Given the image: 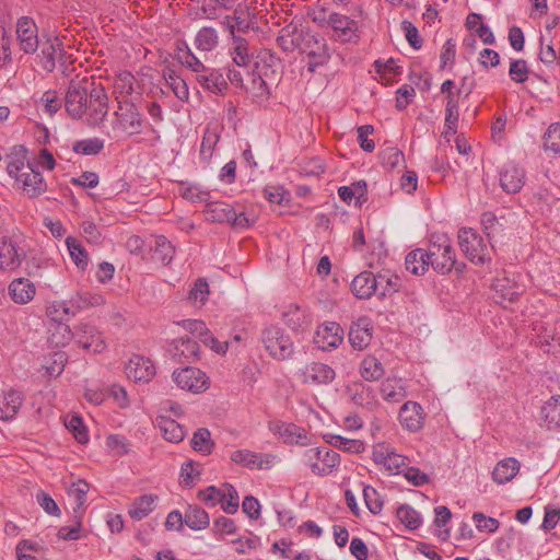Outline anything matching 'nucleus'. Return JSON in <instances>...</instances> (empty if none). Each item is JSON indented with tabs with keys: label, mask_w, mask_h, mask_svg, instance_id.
<instances>
[{
	"label": "nucleus",
	"mask_w": 560,
	"mask_h": 560,
	"mask_svg": "<svg viewBox=\"0 0 560 560\" xmlns=\"http://www.w3.org/2000/svg\"><path fill=\"white\" fill-rule=\"evenodd\" d=\"M24 402V395L16 389H9L0 398V419L8 421L13 419Z\"/></svg>",
	"instance_id": "bb28decb"
},
{
	"label": "nucleus",
	"mask_w": 560,
	"mask_h": 560,
	"mask_svg": "<svg viewBox=\"0 0 560 560\" xmlns=\"http://www.w3.org/2000/svg\"><path fill=\"white\" fill-rule=\"evenodd\" d=\"M175 255V248L172 243L163 235H159L154 241L152 258L155 261L166 266L171 264Z\"/></svg>",
	"instance_id": "79ce46f5"
},
{
	"label": "nucleus",
	"mask_w": 560,
	"mask_h": 560,
	"mask_svg": "<svg viewBox=\"0 0 560 560\" xmlns=\"http://www.w3.org/2000/svg\"><path fill=\"white\" fill-rule=\"evenodd\" d=\"M185 524L194 530H201L209 526L208 513L198 505H189L184 515Z\"/></svg>",
	"instance_id": "a19ab883"
},
{
	"label": "nucleus",
	"mask_w": 560,
	"mask_h": 560,
	"mask_svg": "<svg viewBox=\"0 0 560 560\" xmlns=\"http://www.w3.org/2000/svg\"><path fill=\"white\" fill-rule=\"evenodd\" d=\"M544 148L555 155L560 154V124H552L544 136Z\"/></svg>",
	"instance_id": "680f3d73"
},
{
	"label": "nucleus",
	"mask_w": 560,
	"mask_h": 560,
	"mask_svg": "<svg viewBox=\"0 0 560 560\" xmlns=\"http://www.w3.org/2000/svg\"><path fill=\"white\" fill-rule=\"evenodd\" d=\"M177 56L180 63L195 72L196 77H199V74L205 72L207 69V67L191 52L188 47H186V49H179Z\"/></svg>",
	"instance_id": "e2e57ef3"
},
{
	"label": "nucleus",
	"mask_w": 560,
	"mask_h": 560,
	"mask_svg": "<svg viewBox=\"0 0 560 560\" xmlns=\"http://www.w3.org/2000/svg\"><path fill=\"white\" fill-rule=\"evenodd\" d=\"M214 443L211 440L210 431L207 428L198 429L191 439V447L202 454L209 455L213 450Z\"/></svg>",
	"instance_id": "3c124183"
},
{
	"label": "nucleus",
	"mask_w": 560,
	"mask_h": 560,
	"mask_svg": "<svg viewBox=\"0 0 560 560\" xmlns=\"http://www.w3.org/2000/svg\"><path fill=\"white\" fill-rule=\"evenodd\" d=\"M63 105L71 118L93 127L103 124L109 110L105 89L88 77L70 81Z\"/></svg>",
	"instance_id": "f257e3e1"
},
{
	"label": "nucleus",
	"mask_w": 560,
	"mask_h": 560,
	"mask_svg": "<svg viewBox=\"0 0 560 560\" xmlns=\"http://www.w3.org/2000/svg\"><path fill=\"white\" fill-rule=\"evenodd\" d=\"M400 424L410 432H417L422 429L424 422V412L420 404L407 401L399 410Z\"/></svg>",
	"instance_id": "aec40b11"
},
{
	"label": "nucleus",
	"mask_w": 560,
	"mask_h": 560,
	"mask_svg": "<svg viewBox=\"0 0 560 560\" xmlns=\"http://www.w3.org/2000/svg\"><path fill=\"white\" fill-rule=\"evenodd\" d=\"M359 373L364 381L375 382L383 377L385 369L377 358L366 355L359 365Z\"/></svg>",
	"instance_id": "e433bc0d"
},
{
	"label": "nucleus",
	"mask_w": 560,
	"mask_h": 560,
	"mask_svg": "<svg viewBox=\"0 0 560 560\" xmlns=\"http://www.w3.org/2000/svg\"><path fill=\"white\" fill-rule=\"evenodd\" d=\"M406 269L413 275L420 276L425 272L430 266L428 252L423 248H417L410 252L405 258Z\"/></svg>",
	"instance_id": "58836bf2"
},
{
	"label": "nucleus",
	"mask_w": 560,
	"mask_h": 560,
	"mask_svg": "<svg viewBox=\"0 0 560 560\" xmlns=\"http://www.w3.org/2000/svg\"><path fill=\"white\" fill-rule=\"evenodd\" d=\"M56 166V160L51 152L43 148L37 153L31 154L28 170L33 175H40L44 172H51Z\"/></svg>",
	"instance_id": "72a5a7b5"
},
{
	"label": "nucleus",
	"mask_w": 560,
	"mask_h": 560,
	"mask_svg": "<svg viewBox=\"0 0 560 560\" xmlns=\"http://www.w3.org/2000/svg\"><path fill=\"white\" fill-rule=\"evenodd\" d=\"M521 464L514 457H506L500 460L493 468L492 479L498 485L511 481L520 471Z\"/></svg>",
	"instance_id": "c756f323"
},
{
	"label": "nucleus",
	"mask_w": 560,
	"mask_h": 560,
	"mask_svg": "<svg viewBox=\"0 0 560 560\" xmlns=\"http://www.w3.org/2000/svg\"><path fill=\"white\" fill-rule=\"evenodd\" d=\"M173 380L176 385L191 393H200L208 387L207 375L197 368H184L173 373Z\"/></svg>",
	"instance_id": "f8f14e48"
},
{
	"label": "nucleus",
	"mask_w": 560,
	"mask_h": 560,
	"mask_svg": "<svg viewBox=\"0 0 560 560\" xmlns=\"http://www.w3.org/2000/svg\"><path fill=\"white\" fill-rule=\"evenodd\" d=\"M218 33L213 27H202L195 38V46L201 51L213 50L218 46Z\"/></svg>",
	"instance_id": "de8ad7c7"
},
{
	"label": "nucleus",
	"mask_w": 560,
	"mask_h": 560,
	"mask_svg": "<svg viewBox=\"0 0 560 560\" xmlns=\"http://www.w3.org/2000/svg\"><path fill=\"white\" fill-rule=\"evenodd\" d=\"M16 35L21 49H23L24 52L33 54L38 49V30L32 19L23 16L18 21Z\"/></svg>",
	"instance_id": "f3484780"
},
{
	"label": "nucleus",
	"mask_w": 560,
	"mask_h": 560,
	"mask_svg": "<svg viewBox=\"0 0 560 560\" xmlns=\"http://www.w3.org/2000/svg\"><path fill=\"white\" fill-rule=\"evenodd\" d=\"M225 497L226 492L224 487L220 489L214 486H209L206 489L198 491V499L210 508H213L219 503L222 504Z\"/></svg>",
	"instance_id": "13d9d810"
},
{
	"label": "nucleus",
	"mask_w": 560,
	"mask_h": 560,
	"mask_svg": "<svg viewBox=\"0 0 560 560\" xmlns=\"http://www.w3.org/2000/svg\"><path fill=\"white\" fill-rule=\"evenodd\" d=\"M143 117L138 107L129 101H119L114 113L113 130L126 136L139 135L143 127Z\"/></svg>",
	"instance_id": "20e7f679"
},
{
	"label": "nucleus",
	"mask_w": 560,
	"mask_h": 560,
	"mask_svg": "<svg viewBox=\"0 0 560 560\" xmlns=\"http://www.w3.org/2000/svg\"><path fill=\"white\" fill-rule=\"evenodd\" d=\"M178 194L190 202H206L210 198V191L201 189L198 185L179 182Z\"/></svg>",
	"instance_id": "49530a36"
},
{
	"label": "nucleus",
	"mask_w": 560,
	"mask_h": 560,
	"mask_svg": "<svg viewBox=\"0 0 560 560\" xmlns=\"http://www.w3.org/2000/svg\"><path fill=\"white\" fill-rule=\"evenodd\" d=\"M380 392L387 402H399L407 396L405 382L397 377L385 378L381 384Z\"/></svg>",
	"instance_id": "2f4dec72"
},
{
	"label": "nucleus",
	"mask_w": 560,
	"mask_h": 560,
	"mask_svg": "<svg viewBox=\"0 0 560 560\" xmlns=\"http://www.w3.org/2000/svg\"><path fill=\"white\" fill-rule=\"evenodd\" d=\"M303 382L308 384H328L336 373L331 366L322 362H311L302 370Z\"/></svg>",
	"instance_id": "4be33fe9"
},
{
	"label": "nucleus",
	"mask_w": 560,
	"mask_h": 560,
	"mask_svg": "<svg viewBox=\"0 0 560 560\" xmlns=\"http://www.w3.org/2000/svg\"><path fill=\"white\" fill-rule=\"evenodd\" d=\"M163 77L166 81V84L178 100L183 102L188 100L189 90L186 81L183 78H180L174 70L170 68L163 71Z\"/></svg>",
	"instance_id": "37998d69"
},
{
	"label": "nucleus",
	"mask_w": 560,
	"mask_h": 560,
	"mask_svg": "<svg viewBox=\"0 0 560 560\" xmlns=\"http://www.w3.org/2000/svg\"><path fill=\"white\" fill-rule=\"evenodd\" d=\"M3 158L8 175H16L28 168L31 153L24 144H13L7 149Z\"/></svg>",
	"instance_id": "a211bd4d"
},
{
	"label": "nucleus",
	"mask_w": 560,
	"mask_h": 560,
	"mask_svg": "<svg viewBox=\"0 0 560 560\" xmlns=\"http://www.w3.org/2000/svg\"><path fill=\"white\" fill-rule=\"evenodd\" d=\"M342 340L343 330L336 322H326L322 324L314 336V343L325 351L337 348Z\"/></svg>",
	"instance_id": "2eb2a0df"
},
{
	"label": "nucleus",
	"mask_w": 560,
	"mask_h": 560,
	"mask_svg": "<svg viewBox=\"0 0 560 560\" xmlns=\"http://www.w3.org/2000/svg\"><path fill=\"white\" fill-rule=\"evenodd\" d=\"M198 84L208 92L223 95L228 91V82L220 69L208 68L196 77Z\"/></svg>",
	"instance_id": "5701e85b"
},
{
	"label": "nucleus",
	"mask_w": 560,
	"mask_h": 560,
	"mask_svg": "<svg viewBox=\"0 0 560 560\" xmlns=\"http://www.w3.org/2000/svg\"><path fill=\"white\" fill-rule=\"evenodd\" d=\"M268 429L275 436L282 440L285 444H296L301 446H307L310 444V436L307 435V432L294 423L273 420L269 421Z\"/></svg>",
	"instance_id": "9d476101"
},
{
	"label": "nucleus",
	"mask_w": 560,
	"mask_h": 560,
	"mask_svg": "<svg viewBox=\"0 0 560 560\" xmlns=\"http://www.w3.org/2000/svg\"><path fill=\"white\" fill-rule=\"evenodd\" d=\"M77 311L73 306H69L66 302H54L47 307V315L54 322H63L68 320L72 316H74Z\"/></svg>",
	"instance_id": "4d7b16f0"
},
{
	"label": "nucleus",
	"mask_w": 560,
	"mask_h": 560,
	"mask_svg": "<svg viewBox=\"0 0 560 560\" xmlns=\"http://www.w3.org/2000/svg\"><path fill=\"white\" fill-rule=\"evenodd\" d=\"M351 290L358 299H370L377 292L376 276L370 271L359 273L351 282Z\"/></svg>",
	"instance_id": "a878e982"
},
{
	"label": "nucleus",
	"mask_w": 560,
	"mask_h": 560,
	"mask_svg": "<svg viewBox=\"0 0 560 560\" xmlns=\"http://www.w3.org/2000/svg\"><path fill=\"white\" fill-rule=\"evenodd\" d=\"M73 151L83 155H95L104 149V140L97 137L82 139L73 143Z\"/></svg>",
	"instance_id": "5fc2aeb1"
},
{
	"label": "nucleus",
	"mask_w": 560,
	"mask_h": 560,
	"mask_svg": "<svg viewBox=\"0 0 560 560\" xmlns=\"http://www.w3.org/2000/svg\"><path fill=\"white\" fill-rule=\"evenodd\" d=\"M222 129L223 127L218 122H209L206 126L200 145V160L203 163H209L213 158Z\"/></svg>",
	"instance_id": "b1692460"
},
{
	"label": "nucleus",
	"mask_w": 560,
	"mask_h": 560,
	"mask_svg": "<svg viewBox=\"0 0 560 560\" xmlns=\"http://www.w3.org/2000/svg\"><path fill=\"white\" fill-rule=\"evenodd\" d=\"M66 428L73 434L74 439L84 444L89 441V433L86 427L83 423V420L78 415L68 416L66 419Z\"/></svg>",
	"instance_id": "6e6d98bb"
},
{
	"label": "nucleus",
	"mask_w": 560,
	"mask_h": 560,
	"mask_svg": "<svg viewBox=\"0 0 560 560\" xmlns=\"http://www.w3.org/2000/svg\"><path fill=\"white\" fill-rule=\"evenodd\" d=\"M541 416L549 427H560V396H552L541 408Z\"/></svg>",
	"instance_id": "864d4df0"
},
{
	"label": "nucleus",
	"mask_w": 560,
	"mask_h": 560,
	"mask_svg": "<svg viewBox=\"0 0 560 560\" xmlns=\"http://www.w3.org/2000/svg\"><path fill=\"white\" fill-rule=\"evenodd\" d=\"M381 163L387 173H404V175H416L413 172L405 171V156L401 151L395 148H387L381 153Z\"/></svg>",
	"instance_id": "c85d7f7f"
},
{
	"label": "nucleus",
	"mask_w": 560,
	"mask_h": 560,
	"mask_svg": "<svg viewBox=\"0 0 560 560\" xmlns=\"http://www.w3.org/2000/svg\"><path fill=\"white\" fill-rule=\"evenodd\" d=\"M89 490L90 485L83 479H78L68 488V495L73 499V511L75 514L85 505Z\"/></svg>",
	"instance_id": "c03bdc74"
},
{
	"label": "nucleus",
	"mask_w": 560,
	"mask_h": 560,
	"mask_svg": "<svg viewBox=\"0 0 560 560\" xmlns=\"http://www.w3.org/2000/svg\"><path fill=\"white\" fill-rule=\"evenodd\" d=\"M135 83L136 78L132 73L127 71L120 72L115 79V92L118 93L120 97H127L133 92Z\"/></svg>",
	"instance_id": "052dcab7"
},
{
	"label": "nucleus",
	"mask_w": 560,
	"mask_h": 560,
	"mask_svg": "<svg viewBox=\"0 0 560 560\" xmlns=\"http://www.w3.org/2000/svg\"><path fill=\"white\" fill-rule=\"evenodd\" d=\"M428 258L432 268L442 273H448L452 271L456 264L455 249L447 240L442 243H433L429 246Z\"/></svg>",
	"instance_id": "1a4fd4ad"
},
{
	"label": "nucleus",
	"mask_w": 560,
	"mask_h": 560,
	"mask_svg": "<svg viewBox=\"0 0 560 560\" xmlns=\"http://www.w3.org/2000/svg\"><path fill=\"white\" fill-rule=\"evenodd\" d=\"M377 278V292L376 294L384 299L398 292L401 285V280L397 275L386 270L376 275Z\"/></svg>",
	"instance_id": "4c0bfd02"
},
{
	"label": "nucleus",
	"mask_w": 560,
	"mask_h": 560,
	"mask_svg": "<svg viewBox=\"0 0 560 560\" xmlns=\"http://www.w3.org/2000/svg\"><path fill=\"white\" fill-rule=\"evenodd\" d=\"M372 458L375 464L382 465L393 475L402 474L409 464L406 456L398 454L395 448L386 442H378L373 445Z\"/></svg>",
	"instance_id": "0eeeda50"
},
{
	"label": "nucleus",
	"mask_w": 560,
	"mask_h": 560,
	"mask_svg": "<svg viewBox=\"0 0 560 560\" xmlns=\"http://www.w3.org/2000/svg\"><path fill=\"white\" fill-rule=\"evenodd\" d=\"M158 425L166 441L172 443H178L183 441L185 431L175 420L165 416H160L158 418Z\"/></svg>",
	"instance_id": "ea45409f"
},
{
	"label": "nucleus",
	"mask_w": 560,
	"mask_h": 560,
	"mask_svg": "<svg viewBox=\"0 0 560 560\" xmlns=\"http://www.w3.org/2000/svg\"><path fill=\"white\" fill-rule=\"evenodd\" d=\"M480 223L483 232L489 238L502 231V224L499 222L497 215L491 211H486L481 214Z\"/></svg>",
	"instance_id": "338daca9"
},
{
	"label": "nucleus",
	"mask_w": 560,
	"mask_h": 560,
	"mask_svg": "<svg viewBox=\"0 0 560 560\" xmlns=\"http://www.w3.org/2000/svg\"><path fill=\"white\" fill-rule=\"evenodd\" d=\"M230 459L247 469H270L278 463V456L271 453H257L247 448L236 450L231 453Z\"/></svg>",
	"instance_id": "6e6552de"
},
{
	"label": "nucleus",
	"mask_w": 560,
	"mask_h": 560,
	"mask_svg": "<svg viewBox=\"0 0 560 560\" xmlns=\"http://www.w3.org/2000/svg\"><path fill=\"white\" fill-rule=\"evenodd\" d=\"M517 278L515 275H505L493 280L492 288L498 302H515L525 292V285Z\"/></svg>",
	"instance_id": "ddd939ff"
},
{
	"label": "nucleus",
	"mask_w": 560,
	"mask_h": 560,
	"mask_svg": "<svg viewBox=\"0 0 560 560\" xmlns=\"http://www.w3.org/2000/svg\"><path fill=\"white\" fill-rule=\"evenodd\" d=\"M231 57L238 67H247L250 63L252 55L248 52V44L244 38H234Z\"/></svg>",
	"instance_id": "603ef678"
},
{
	"label": "nucleus",
	"mask_w": 560,
	"mask_h": 560,
	"mask_svg": "<svg viewBox=\"0 0 560 560\" xmlns=\"http://www.w3.org/2000/svg\"><path fill=\"white\" fill-rule=\"evenodd\" d=\"M206 208L203 214L207 221L210 222H231V218L234 215V208L229 203L222 201H206Z\"/></svg>",
	"instance_id": "7c9ffc66"
},
{
	"label": "nucleus",
	"mask_w": 560,
	"mask_h": 560,
	"mask_svg": "<svg viewBox=\"0 0 560 560\" xmlns=\"http://www.w3.org/2000/svg\"><path fill=\"white\" fill-rule=\"evenodd\" d=\"M74 338L78 345L93 353H101L106 348L102 334L90 324H80L75 328Z\"/></svg>",
	"instance_id": "dca6fc26"
},
{
	"label": "nucleus",
	"mask_w": 560,
	"mask_h": 560,
	"mask_svg": "<svg viewBox=\"0 0 560 560\" xmlns=\"http://www.w3.org/2000/svg\"><path fill=\"white\" fill-rule=\"evenodd\" d=\"M106 446L115 456H124L130 451L129 441L120 434H110L106 439Z\"/></svg>",
	"instance_id": "0e129e2a"
},
{
	"label": "nucleus",
	"mask_w": 560,
	"mask_h": 560,
	"mask_svg": "<svg viewBox=\"0 0 560 560\" xmlns=\"http://www.w3.org/2000/svg\"><path fill=\"white\" fill-rule=\"evenodd\" d=\"M66 244L71 259L80 269H85L89 264V255L82 244L74 237H67Z\"/></svg>",
	"instance_id": "8fccbe9b"
},
{
	"label": "nucleus",
	"mask_w": 560,
	"mask_h": 560,
	"mask_svg": "<svg viewBox=\"0 0 560 560\" xmlns=\"http://www.w3.org/2000/svg\"><path fill=\"white\" fill-rule=\"evenodd\" d=\"M372 322L369 317H360L353 322L349 330V342L355 350L365 349L372 340Z\"/></svg>",
	"instance_id": "6ab92c4d"
},
{
	"label": "nucleus",
	"mask_w": 560,
	"mask_h": 560,
	"mask_svg": "<svg viewBox=\"0 0 560 560\" xmlns=\"http://www.w3.org/2000/svg\"><path fill=\"white\" fill-rule=\"evenodd\" d=\"M26 256V240L21 232L12 231L0 237V271H15Z\"/></svg>",
	"instance_id": "f03ea898"
},
{
	"label": "nucleus",
	"mask_w": 560,
	"mask_h": 560,
	"mask_svg": "<svg viewBox=\"0 0 560 560\" xmlns=\"http://www.w3.org/2000/svg\"><path fill=\"white\" fill-rule=\"evenodd\" d=\"M396 516L410 530L418 529L422 524L420 513L409 504H401L397 508Z\"/></svg>",
	"instance_id": "a18cd8bd"
},
{
	"label": "nucleus",
	"mask_w": 560,
	"mask_h": 560,
	"mask_svg": "<svg viewBox=\"0 0 560 560\" xmlns=\"http://www.w3.org/2000/svg\"><path fill=\"white\" fill-rule=\"evenodd\" d=\"M301 462L313 475L325 477L340 465V455L327 446H312L302 452Z\"/></svg>",
	"instance_id": "7ed1b4c3"
},
{
	"label": "nucleus",
	"mask_w": 560,
	"mask_h": 560,
	"mask_svg": "<svg viewBox=\"0 0 560 560\" xmlns=\"http://www.w3.org/2000/svg\"><path fill=\"white\" fill-rule=\"evenodd\" d=\"M209 295V284L206 279L199 278L189 292V300L195 304L203 305Z\"/></svg>",
	"instance_id": "774afa93"
},
{
	"label": "nucleus",
	"mask_w": 560,
	"mask_h": 560,
	"mask_svg": "<svg viewBox=\"0 0 560 560\" xmlns=\"http://www.w3.org/2000/svg\"><path fill=\"white\" fill-rule=\"evenodd\" d=\"M261 342L269 355L277 360H287L294 351L290 336L278 326L271 325L262 329Z\"/></svg>",
	"instance_id": "39448f33"
},
{
	"label": "nucleus",
	"mask_w": 560,
	"mask_h": 560,
	"mask_svg": "<svg viewBox=\"0 0 560 560\" xmlns=\"http://www.w3.org/2000/svg\"><path fill=\"white\" fill-rule=\"evenodd\" d=\"M199 350L200 347L196 340L189 337H182L174 340L171 352L174 358L190 362L198 358Z\"/></svg>",
	"instance_id": "473e14b6"
},
{
	"label": "nucleus",
	"mask_w": 560,
	"mask_h": 560,
	"mask_svg": "<svg viewBox=\"0 0 560 560\" xmlns=\"http://www.w3.org/2000/svg\"><path fill=\"white\" fill-rule=\"evenodd\" d=\"M366 184L363 180L358 182L353 185V187L350 186H342L338 189V195L342 201L350 205L353 198L359 199L362 197L365 192Z\"/></svg>",
	"instance_id": "69168bd1"
},
{
	"label": "nucleus",
	"mask_w": 560,
	"mask_h": 560,
	"mask_svg": "<svg viewBox=\"0 0 560 560\" xmlns=\"http://www.w3.org/2000/svg\"><path fill=\"white\" fill-rule=\"evenodd\" d=\"M13 188L22 190L27 197L35 198L47 189V184L43 177H12Z\"/></svg>",
	"instance_id": "f704fd0d"
},
{
	"label": "nucleus",
	"mask_w": 560,
	"mask_h": 560,
	"mask_svg": "<svg viewBox=\"0 0 560 560\" xmlns=\"http://www.w3.org/2000/svg\"><path fill=\"white\" fill-rule=\"evenodd\" d=\"M8 293L14 303L24 305L34 299L36 287L27 278H18L12 280L9 284Z\"/></svg>",
	"instance_id": "393cba45"
},
{
	"label": "nucleus",
	"mask_w": 560,
	"mask_h": 560,
	"mask_svg": "<svg viewBox=\"0 0 560 560\" xmlns=\"http://www.w3.org/2000/svg\"><path fill=\"white\" fill-rule=\"evenodd\" d=\"M154 374L152 361L142 355H133L126 365V375L136 382H149Z\"/></svg>",
	"instance_id": "412c9836"
},
{
	"label": "nucleus",
	"mask_w": 560,
	"mask_h": 560,
	"mask_svg": "<svg viewBox=\"0 0 560 560\" xmlns=\"http://www.w3.org/2000/svg\"><path fill=\"white\" fill-rule=\"evenodd\" d=\"M328 26L335 33L337 40L342 43H354L359 39V24L349 16L332 12L328 15Z\"/></svg>",
	"instance_id": "9b49d317"
},
{
	"label": "nucleus",
	"mask_w": 560,
	"mask_h": 560,
	"mask_svg": "<svg viewBox=\"0 0 560 560\" xmlns=\"http://www.w3.org/2000/svg\"><path fill=\"white\" fill-rule=\"evenodd\" d=\"M159 500L156 494H142L136 498L129 505L128 515L133 521H141L153 512L155 504Z\"/></svg>",
	"instance_id": "cd10ccee"
},
{
	"label": "nucleus",
	"mask_w": 560,
	"mask_h": 560,
	"mask_svg": "<svg viewBox=\"0 0 560 560\" xmlns=\"http://www.w3.org/2000/svg\"><path fill=\"white\" fill-rule=\"evenodd\" d=\"M285 324L293 330L303 329L312 322L310 314L296 304H290L282 313Z\"/></svg>",
	"instance_id": "c9c22d12"
},
{
	"label": "nucleus",
	"mask_w": 560,
	"mask_h": 560,
	"mask_svg": "<svg viewBox=\"0 0 560 560\" xmlns=\"http://www.w3.org/2000/svg\"><path fill=\"white\" fill-rule=\"evenodd\" d=\"M328 443L338 450L351 454H360L365 450V445L361 440L347 439L341 435H329Z\"/></svg>",
	"instance_id": "09e8293b"
},
{
	"label": "nucleus",
	"mask_w": 560,
	"mask_h": 560,
	"mask_svg": "<svg viewBox=\"0 0 560 560\" xmlns=\"http://www.w3.org/2000/svg\"><path fill=\"white\" fill-rule=\"evenodd\" d=\"M346 394L354 405L368 410H373L378 406L374 388L361 381L349 383L346 386Z\"/></svg>",
	"instance_id": "4468645a"
},
{
	"label": "nucleus",
	"mask_w": 560,
	"mask_h": 560,
	"mask_svg": "<svg viewBox=\"0 0 560 560\" xmlns=\"http://www.w3.org/2000/svg\"><path fill=\"white\" fill-rule=\"evenodd\" d=\"M458 244L462 252L472 264L483 265L490 260L487 244L474 229H460L458 231Z\"/></svg>",
	"instance_id": "423d86ee"
},
{
	"label": "nucleus",
	"mask_w": 560,
	"mask_h": 560,
	"mask_svg": "<svg viewBox=\"0 0 560 560\" xmlns=\"http://www.w3.org/2000/svg\"><path fill=\"white\" fill-rule=\"evenodd\" d=\"M363 498L368 510L377 515L382 512L384 506L383 497L372 486H365L363 488Z\"/></svg>",
	"instance_id": "bf43d9fd"
}]
</instances>
